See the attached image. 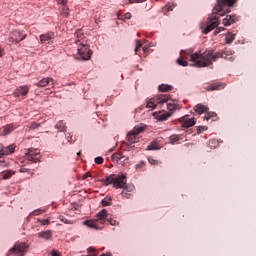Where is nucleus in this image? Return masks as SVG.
I'll use <instances>...</instances> for the list:
<instances>
[{"label": "nucleus", "instance_id": "nucleus-54", "mask_svg": "<svg viewBox=\"0 0 256 256\" xmlns=\"http://www.w3.org/2000/svg\"><path fill=\"white\" fill-rule=\"evenodd\" d=\"M76 37H79V35H81V30H78L76 33H75Z\"/></svg>", "mask_w": 256, "mask_h": 256}, {"label": "nucleus", "instance_id": "nucleus-36", "mask_svg": "<svg viewBox=\"0 0 256 256\" xmlns=\"http://www.w3.org/2000/svg\"><path fill=\"white\" fill-rule=\"evenodd\" d=\"M150 165H159V160L154 159L153 157L148 158Z\"/></svg>", "mask_w": 256, "mask_h": 256}, {"label": "nucleus", "instance_id": "nucleus-47", "mask_svg": "<svg viewBox=\"0 0 256 256\" xmlns=\"http://www.w3.org/2000/svg\"><path fill=\"white\" fill-rule=\"evenodd\" d=\"M67 1L68 0H57V3H59V5H67Z\"/></svg>", "mask_w": 256, "mask_h": 256}, {"label": "nucleus", "instance_id": "nucleus-2", "mask_svg": "<svg viewBox=\"0 0 256 256\" xmlns=\"http://www.w3.org/2000/svg\"><path fill=\"white\" fill-rule=\"evenodd\" d=\"M237 3V0H217L216 5L212 10V17L208 18L206 27L203 30L204 35L211 33L215 27L219 26V17L231 13V7ZM219 15V17H217Z\"/></svg>", "mask_w": 256, "mask_h": 256}, {"label": "nucleus", "instance_id": "nucleus-8", "mask_svg": "<svg viewBox=\"0 0 256 256\" xmlns=\"http://www.w3.org/2000/svg\"><path fill=\"white\" fill-rule=\"evenodd\" d=\"M29 246L25 243L17 242L13 248L8 251V255L24 256Z\"/></svg>", "mask_w": 256, "mask_h": 256}, {"label": "nucleus", "instance_id": "nucleus-39", "mask_svg": "<svg viewBox=\"0 0 256 256\" xmlns=\"http://www.w3.org/2000/svg\"><path fill=\"white\" fill-rule=\"evenodd\" d=\"M95 163H96L97 165H102V163H103V157H101V156L96 157V158H95Z\"/></svg>", "mask_w": 256, "mask_h": 256}, {"label": "nucleus", "instance_id": "nucleus-42", "mask_svg": "<svg viewBox=\"0 0 256 256\" xmlns=\"http://www.w3.org/2000/svg\"><path fill=\"white\" fill-rule=\"evenodd\" d=\"M43 212H44V210L37 209V210H34V211L32 212V215H41V213H43Z\"/></svg>", "mask_w": 256, "mask_h": 256}, {"label": "nucleus", "instance_id": "nucleus-48", "mask_svg": "<svg viewBox=\"0 0 256 256\" xmlns=\"http://www.w3.org/2000/svg\"><path fill=\"white\" fill-rule=\"evenodd\" d=\"M66 139L69 143H71V139H73V136L71 134H66Z\"/></svg>", "mask_w": 256, "mask_h": 256}, {"label": "nucleus", "instance_id": "nucleus-7", "mask_svg": "<svg viewBox=\"0 0 256 256\" xmlns=\"http://www.w3.org/2000/svg\"><path fill=\"white\" fill-rule=\"evenodd\" d=\"M168 101H169V96L158 95V96H156V98L150 99L147 102L146 107H147V109H151V111H153V109H155V107H157V105H163L164 103H167Z\"/></svg>", "mask_w": 256, "mask_h": 256}, {"label": "nucleus", "instance_id": "nucleus-9", "mask_svg": "<svg viewBox=\"0 0 256 256\" xmlns=\"http://www.w3.org/2000/svg\"><path fill=\"white\" fill-rule=\"evenodd\" d=\"M26 37L27 34H23V32L15 30L9 37V41L10 43H21V41H23Z\"/></svg>", "mask_w": 256, "mask_h": 256}, {"label": "nucleus", "instance_id": "nucleus-44", "mask_svg": "<svg viewBox=\"0 0 256 256\" xmlns=\"http://www.w3.org/2000/svg\"><path fill=\"white\" fill-rule=\"evenodd\" d=\"M129 3L133 4V3H145V0H128Z\"/></svg>", "mask_w": 256, "mask_h": 256}, {"label": "nucleus", "instance_id": "nucleus-6", "mask_svg": "<svg viewBox=\"0 0 256 256\" xmlns=\"http://www.w3.org/2000/svg\"><path fill=\"white\" fill-rule=\"evenodd\" d=\"M145 131V126H135L134 129L127 134L128 143H139V134Z\"/></svg>", "mask_w": 256, "mask_h": 256}, {"label": "nucleus", "instance_id": "nucleus-12", "mask_svg": "<svg viewBox=\"0 0 256 256\" xmlns=\"http://www.w3.org/2000/svg\"><path fill=\"white\" fill-rule=\"evenodd\" d=\"M180 123H182V127L184 129H189V127H193L195 125V118H189L184 116L180 119Z\"/></svg>", "mask_w": 256, "mask_h": 256}, {"label": "nucleus", "instance_id": "nucleus-5", "mask_svg": "<svg viewBox=\"0 0 256 256\" xmlns=\"http://www.w3.org/2000/svg\"><path fill=\"white\" fill-rule=\"evenodd\" d=\"M91 55H93V52H91L89 45L82 44L78 48L76 59H78V61H89V59H91Z\"/></svg>", "mask_w": 256, "mask_h": 256}, {"label": "nucleus", "instance_id": "nucleus-33", "mask_svg": "<svg viewBox=\"0 0 256 256\" xmlns=\"http://www.w3.org/2000/svg\"><path fill=\"white\" fill-rule=\"evenodd\" d=\"M143 47V43L140 42V40H136V47H135V54L139 53V50Z\"/></svg>", "mask_w": 256, "mask_h": 256}, {"label": "nucleus", "instance_id": "nucleus-35", "mask_svg": "<svg viewBox=\"0 0 256 256\" xmlns=\"http://www.w3.org/2000/svg\"><path fill=\"white\" fill-rule=\"evenodd\" d=\"M62 15L64 17H69V8L67 6H63V8H62Z\"/></svg>", "mask_w": 256, "mask_h": 256}, {"label": "nucleus", "instance_id": "nucleus-56", "mask_svg": "<svg viewBox=\"0 0 256 256\" xmlns=\"http://www.w3.org/2000/svg\"><path fill=\"white\" fill-rule=\"evenodd\" d=\"M20 171H21V173H25V171H27V169L21 168Z\"/></svg>", "mask_w": 256, "mask_h": 256}, {"label": "nucleus", "instance_id": "nucleus-13", "mask_svg": "<svg viewBox=\"0 0 256 256\" xmlns=\"http://www.w3.org/2000/svg\"><path fill=\"white\" fill-rule=\"evenodd\" d=\"M36 85L38 87H53V85H55V80L51 77H46L40 80Z\"/></svg>", "mask_w": 256, "mask_h": 256}, {"label": "nucleus", "instance_id": "nucleus-49", "mask_svg": "<svg viewBox=\"0 0 256 256\" xmlns=\"http://www.w3.org/2000/svg\"><path fill=\"white\" fill-rule=\"evenodd\" d=\"M131 13L127 12L126 14H124V19H131Z\"/></svg>", "mask_w": 256, "mask_h": 256}, {"label": "nucleus", "instance_id": "nucleus-53", "mask_svg": "<svg viewBox=\"0 0 256 256\" xmlns=\"http://www.w3.org/2000/svg\"><path fill=\"white\" fill-rule=\"evenodd\" d=\"M87 177H91V174H89V172L84 174V179H87Z\"/></svg>", "mask_w": 256, "mask_h": 256}, {"label": "nucleus", "instance_id": "nucleus-1", "mask_svg": "<svg viewBox=\"0 0 256 256\" xmlns=\"http://www.w3.org/2000/svg\"><path fill=\"white\" fill-rule=\"evenodd\" d=\"M235 52L231 49L225 48L213 53V50H205L203 53L196 52L193 54V50H181L180 58L185 61H190L194 67H209L213 65V61L217 59H225L226 61H235Z\"/></svg>", "mask_w": 256, "mask_h": 256}, {"label": "nucleus", "instance_id": "nucleus-43", "mask_svg": "<svg viewBox=\"0 0 256 256\" xmlns=\"http://www.w3.org/2000/svg\"><path fill=\"white\" fill-rule=\"evenodd\" d=\"M39 223L42 225H49V223L51 222L49 221V219H44V220H39Z\"/></svg>", "mask_w": 256, "mask_h": 256}, {"label": "nucleus", "instance_id": "nucleus-31", "mask_svg": "<svg viewBox=\"0 0 256 256\" xmlns=\"http://www.w3.org/2000/svg\"><path fill=\"white\" fill-rule=\"evenodd\" d=\"M176 61L178 65H181V67H187V65H189V62H187V60L182 59L181 57L178 58Z\"/></svg>", "mask_w": 256, "mask_h": 256}, {"label": "nucleus", "instance_id": "nucleus-21", "mask_svg": "<svg viewBox=\"0 0 256 256\" xmlns=\"http://www.w3.org/2000/svg\"><path fill=\"white\" fill-rule=\"evenodd\" d=\"M158 91H160V93H167L168 91H173V86L169 84H161L158 86Z\"/></svg>", "mask_w": 256, "mask_h": 256}, {"label": "nucleus", "instance_id": "nucleus-22", "mask_svg": "<svg viewBox=\"0 0 256 256\" xmlns=\"http://www.w3.org/2000/svg\"><path fill=\"white\" fill-rule=\"evenodd\" d=\"M183 139V135L173 134L169 137V141L171 145H175V143H179Z\"/></svg>", "mask_w": 256, "mask_h": 256}, {"label": "nucleus", "instance_id": "nucleus-38", "mask_svg": "<svg viewBox=\"0 0 256 256\" xmlns=\"http://www.w3.org/2000/svg\"><path fill=\"white\" fill-rule=\"evenodd\" d=\"M39 127H41V124H39V123L32 122L30 124V129H39Z\"/></svg>", "mask_w": 256, "mask_h": 256}, {"label": "nucleus", "instance_id": "nucleus-58", "mask_svg": "<svg viewBox=\"0 0 256 256\" xmlns=\"http://www.w3.org/2000/svg\"><path fill=\"white\" fill-rule=\"evenodd\" d=\"M77 155H81V152H78Z\"/></svg>", "mask_w": 256, "mask_h": 256}, {"label": "nucleus", "instance_id": "nucleus-51", "mask_svg": "<svg viewBox=\"0 0 256 256\" xmlns=\"http://www.w3.org/2000/svg\"><path fill=\"white\" fill-rule=\"evenodd\" d=\"M5 55V51L0 47V57H3Z\"/></svg>", "mask_w": 256, "mask_h": 256}, {"label": "nucleus", "instance_id": "nucleus-46", "mask_svg": "<svg viewBox=\"0 0 256 256\" xmlns=\"http://www.w3.org/2000/svg\"><path fill=\"white\" fill-rule=\"evenodd\" d=\"M51 255L52 256H61V253H59V251H57V250H52Z\"/></svg>", "mask_w": 256, "mask_h": 256}, {"label": "nucleus", "instance_id": "nucleus-32", "mask_svg": "<svg viewBox=\"0 0 256 256\" xmlns=\"http://www.w3.org/2000/svg\"><path fill=\"white\" fill-rule=\"evenodd\" d=\"M213 117H217V114L215 112H208L205 114L204 119L209 121V119H213Z\"/></svg>", "mask_w": 256, "mask_h": 256}, {"label": "nucleus", "instance_id": "nucleus-17", "mask_svg": "<svg viewBox=\"0 0 256 256\" xmlns=\"http://www.w3.org/2000/svg\"><path fill=\"white\" fill-rule=\"evenodd\" d=\"M29 93V86H20L14 91L15 97H25Z\"/></svg>", "mask_w": 256, "mask_h": 256}, {"label": "nucleus", "instance_id": "nucleus-28", "mask_svg": "<svg viewBox=\"0 0 256 256\" xmlns=\"http://www.w3.org/2000/svg\"><path fill=\"white\" fill-rule=\"evenodd\" d=\"M121 159H125V156L121 153H114L112 155V161L116 162V163H120Z\"/></svg>", "mask_w": 256, "mask_h": 256}, {"label": "nucleus", "instance_id": "nucleus-30", "mask_svg": "<svg viewBox=\"0 0 256 256\" xmlns=\"http://www.w3.org/2000/svg\"><path fill=\"white\" fill-rule=\"evenodd\" d=\"M235 41V34H232V33H229L227 36H226V43L227 44H231L232 42Z\"/></svg>", "mask_w": 256, "mask_h": 256}, {"label": "nucleus", "instance_id": "nucleus-18", "mask_svg": "<svg viewBox=\"0 0 256 256\" xmlns=\"http://www.w3.org/2000/svg\"><path fill=\"white\" fill-rule=\"evenodd\" d=\"M84 225H86V227H90V229H95L96 231H99V229H101V227H99V222L98 220H86L84 221Z\"/></svg>", "mask_w": 256, "mask_h": 256}, {"label": "nucleus", "instance_id": "nucleus-29", "mask_svg": "<svg viewBox=\"0 0 256 256\" xmlns=\"http://www.w3.org/2000/svg\"><path fill=\"white\" fill-rule=\"evenodd\" d=\"M111 201H113V198L106 196V197L101 201L102 207H109V206H111Z\"/></svg>", "mask_w": 256, "mask_h": 256}, {"label": "nucleus", "instance_id": "nucleus-41", "mask_svg": "<svg viewBox=\"0 0 256 256\" xmlns=\"http://www.w3.org/2000/svg\"><path fill=\"white\" fill-rule=\"evenodd\" d=\"M127 161H129V158L124 156V158H122L121 161L119 162V165H125V163H127Z\"/></svg>", "mask_w": 256, "mask_h": 256}, {"label": "nucleus", "instance_id": "nucleus-14", "mask_svg": "<svg viewBox=\"0 0 256 256\" xmlns=\"http://www.w3.org/2000/svg\"><path fill=\"white\" fill-rule=\"evenodd\" d=\"M109 218V214L106 209H102L98 214H96V221L101 223V225H105V221Z\"/></svg>", "mask_w": 256, "mask_h": 256}, {"label": "nucleus", "instance_id": "nucleus-24", "mask_svg": "<svg viewBox=\"0 0 256 256\" xmlns=\"http://www.w3.org/2000/svg\"><path fill=\"white\" fill-rule=\"evenodd\" d=\"M171 117V113L169 112H159L157 115L158 121H167Z\"/></svg>", "mask_w": 256, "mask_h": 256}, {"label": "nucleus", "instance_id": "nucleus-11", "mask_svg": "<svg viewBox=\"0 0 256 256\" xmlns=\"http://www.w3.org/2000/svg\"><path fill=\"white\" fill-rule=\"evenodd\" d=\"M16 129H17V126H15V124H7L2 128H0L1 136L6 137V135H11V133H13V131Z\"/></svg>", "mask_w": 256, "mask_h": 256}, {"label": "nucleus", "instance_id": "nucleus-19", "mask_svg": "<svg viewBox=\"0 0 256 256\" xmlns=\"http://www.w3.org/2000/svg\"><path fill=\"white\" fill-rule=\"evenodd\" d=\"M221 89H225V84L214 83L206 87L207 91H221Z\"/></svg>", "mask_w": 256, "mask_h": 256}, {"label": "nucleus", "instance_id": "nucleus-3", "mask_svg": "<svg viewBox=\"0 0 256 256\" xmlns=\"http://www.w3.org/2000/svg\"><path fill=\"white\" fill-rule=\"evenodd\" d=\"M103 185L108 187V185H113L115 189H123L122 190V197L125 199H131L132 195L129 193V187H125L127 185V174H111L106 179L102 180Z\"/></svg>", "mask_w": 256, "mask_h": 256}, {"label": "nucleus", "instance_id": "nucleus-23", "mask_svg": "<svg viewBox=\"0 0 256 256\" xmlns=\"http://www.w3.org/2000/svg\"><path fill=\"white\" fill-rule=\"evenodd\" d=\"M161 149V147L159 146V142L157 141H152L148 146H147V151H157Z\"/></svg>", "mask_w": 256, "mask_h": 256}, {"label": "nucleus", "instance_id": "nucleus-10", "mask_svg": "<svg viewBox=\"0 0 256 256\" xmlns=\"http://www.w3.org/2000/svg\"><path fill=\"white\" fill-rule=\"evenodd\" d=\"M41 151L39 149H29L26 153L28 161H32V163H39V158L37 155H39Z\"/></svg>", "mask_w": 256, "mask_h": 256}, {"label": "nucleus", "instance_id": "nucleus-40", "mask_svg": "<svg viewBox=\"0 0 256 256\" xmlns=\"http://www.w3.org/2000/svg\"><path fill=\"white\" fill-rule=\"evenodd\" d=\"M167 109H168V111H174V109H175V104H174V103H168V104H167Z\"/></svg>", "mask_w": 256, "mask_h": 256}, {"label": "nucleus", "instance_id": "nucleus-27", "mask_svg": "<svg viewBox=\"0 0 256 256\" xmlns=\"http://www.w3.org/2000/svg\"><path fill=\"white\" fill-rule=\"evenodd\" d=\"M13 175H15V171H13V170H6L1 173V177L3 179H11V177H13Z\"/></svg>", "mask_w": 256, "mask_h": 256}, {"label": "nucleus", "instance_id": "nucleus-37", "mask_svg": "<svg viewBox=\"0 0 256 256\" xmlns=\"http://www.w3.org/2000/svg\"><path fill=\"white\" fill-rule=\"evenodd\" d=\"M203 131H207V126H199L197 128V135H201V133H203Z\"/></svg>", "mask_w": 256, "mask_h": 256}, {"label": "nucleus", "instance_id": "nucleus-25", "mask_svg": "<svg viewBox=\"0 0 256 256\" xmlns=\"http://www.w3.org/2000/svg\"><path fill=\"white\" fill-rule=\"evenodd\" d=\"M55 129H57L58 131L65 133L67 131V127L65 126V122H63V120L59 121L56 125H55Z\"/></svg>", "mask_w": 256, "mask_h": 256}, {"label": "nucleus", "instance_id": "nucleus-20", "mask_svg": "<svg viewBox=\"0 0 256 256\" xmlns=\"http://www.w3.org/2000/svg\"><path fill=\"white\" fill-rule=\"evenodd\" d=\"M194 111L195 113H197L198 115H203V113H207V111H209V107L203 105V104H197L194 107Z\"/></svg>", "mask_w": 256, "mask_h": 256}, {"label": "nucleus", "instance_id": "nucleus-26", "mask_svg": "<svg viewBox=\"0 0 256 256\" xmlns=\"http://www.w3.org/2000/svg\"><path fill=\"white\" fill-rule=\"evenodd\" d=\"M38 237H41V239H51L53 234L51 233V230H46L44 232L38 233Z\"/></svg>", "mask_w": 256, "mask_h": 256}, {"label": "nucleus", "instance_id": "nucleus-16", "mask_svg": "<svg viewBox=\"0 0 256 256\" xmlns=\"http://www.w3.org/2000/svg\"><path fill=\"white\" fill-rule=\"evenodd\" d=\"M237 16L235 15H226L223 19L222 23L225 27H229V25H233V23H237Z\"/></svg>", "mask_w": 256, "mask_h": 256}, {"label": "nucleus", "instance_id": "nucleus-34", "mask_svg": "<svg viewBox=\"0 0 256 256\" xmlns=\"http://www.w3.org/2000/svg\"><path fill=\"white\" fill-rule=\"evenodd\" d=\"M106 221H108V223H110V225H112V226L119 225V222H117V220H115L109 216Z\"/></svg>", "mask_w": 256, "mask_h": 256}, {"label": "nucleus", "instance_id": "nucleus-45", "mask_svg": "<svg viewBox=\"0 0 256 256\" xmlns=\"http://www.w3.org/2000/svg\"><path fill=\"white\" fill-rule=\"evenodd\" d=\"M135 144H131V143H129L128 142V144H127V149H128V151H131V149H135V146H134Z\"/></svg>", "mask_w": 256, "mask_h": 256}, {"label": "nucleus", "instance_id": "nucleus-50", "mask_svg": "<svg viewBox=\"0 0 256 256\" xmlns=\"http://www.w3.org/2000/svg\"><path fill=\"white\" fill-rule=\"evenodd\" d=\"M87 252H88V253H95V248H94V247H89V248L87 249Z\"/></svg>", "mask_w": 256, "mask_h": 256}, {"label": "nucleus", "instance_id": "nucleus-52", "mask_svg": "<svg viewBox=\"0 0 256 256\" xmlns=\"http://www.w3.org/2000/svg\"><path fill=\"white\" fill-rule=\"evenodd\" d=\"M62 223H66L69 224V220H67L66 218H61Z\"/></svg>", "mask_w": 256, "mask_h": 256}, {"label": "nucleus", "instance_id": "nucleus-57", "mask_svg": "<svg viewBox=\"0 0 256 256\" xmlns=\"http://www.w3.org/2000/svg\"><path fill=\"white\" fill-rule=\"evenodd\" d=\"M147 49H148L147 47H145V46L143 47L144 53H147Z\"/></svg>", "mask_w": 256, "mask_h": 256}, {"label": "nucleus", "instance_id": "nucleus-15", "mask_svg": "<svg viewBox=\"0 0 256 256\" xmlns=\"http://www.w3.org/2000/svg\"><path fill=\"white\" fill-rule=\"evenodd\" d=\"M40 41L43 45H51L53 43V34L47 33L40 35Z\"/></svg>", "mask_w": 256, "mask_h": 256}, {"label": "nucleus", "instance_id": "nucleus-4", "mask_svg": "<svg viewBox=\"0 0 256 256\" xmlns=\"http://www.w3.org/2000/svg\"><path fill=\"white\" fill-rule=\"evenodd\" d=\"M15 149H17V145L15 144H10L5 147L0 143V159L7 157V155H13V153H15ZM0 167H7V162H5V160H0Z\"/></svg>", "mask_w": 256, "mask_h": 256}, {"label": "nucleus", "instance_id": "nucleus-59", "mask_svg": "<svg viewBox=\"0 0 256 256\" xmlns=\"http://www.w3.org/2000/svg\"><path fill=\"white\" fill-rule=\"evenodd\" d=\"M215 33H219L218 31H215Z\"/></svg>", "mask_w": 256, "mask_h": 256}, {"label": "nucleus", "instance_id": "nucleus-55", "mask_svg": "<svg viewBox=\"0 0 256 256\" xmlns=\"http://www.w3.org/2000/svg\"><path fill=\"white\" fill-rule=\"evenodd\" d=\"M168 11H173V6H168Z\"/></svg>", "mask_w": 256, "mask_h": 256}]
</instances>
